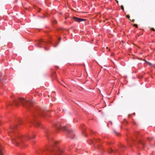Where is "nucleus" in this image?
<instances>
[{"label":"nucleus","mask_w":155,"mask_h":155,"mask_svg":"<svg viewBox=\"0 0 155 155\" xmlns=\"http://www.w3.org/2000/svg\"><path fill=\"white\" fill-rule=\"evenodd\" d=\"M1 80H2V79L1 78H0V81H1Z\"/></svg>","instance_id":"22"},{"label":"nucleus","mask_w":155,"mask_h":155,"mask_svg":"<svg viewBox=\"0 0 155 155\" xmlns=\"http://www.w3.org/2000/svg\"><path fill=\"white\" fill-rule=\"evenodd\" d=\"M127 18H128L129 20H130V21H131V20L130 19V15H127L126 16Z\"/></svg>","instance_id":"14"},{"label":"nucleus","mask_w":155,"mask_h":155,"mask_svg":"<svg viewBox=\"0 0 155 155\" xmlns=\"http://www.w3.org/2000/svg\"><path fill=\"white\" fill-rule=\"evenodd\" d=\"M13 102L17 107L19 105V103H21L23 107L27 109L28 108L29 106L32 103L31 101L22 98H19L17 100H15L13 101Z\"/></svg>","instance_id":"1"},{"label":"nucleus","mask_w":155,"mask_h":155,"mask_svg":"<svg viewBox=\"0 0 155 155\" xmlns=\"http://www.w3.org/2000/svg\"><path fill=\"white\" fill-rule=\"evenodd\" d=\"M52 21L54 23H57V21L55 19H53Z\"/></svg>","instance_id":"13"},{"label":"nucleus","mask_w":155,"mask_h":155,"mask_svg":"<svg viewBox=\"0 0 155 155\" xmlns=\"http://www.w3.org/2000/svg\"><path fill=\"white\" fill-rule=\"evenodd\" d=\"M133 25L134 26L136 27V28L137 27V25L136 24H134Z\"/></svg>","instance_id":"16"},{"label":"nucleus","mask_w":155,"mask_h":155,"mask_svg":"<svg viewBox=\"0 0 155 155\" xmlns=\"http://www.w3.org/2000/svg\"><path fill=\"white\" fill-rule=\"evenodd\" d=\"M70 149H71V148L70 147Z\"/></svg>","instance_id":"26"},{"label":"nucleus","mask_w":155,"mask_h":155,"mask_svg":"<svg viewBox=\"0 0 155 155\" xmlns=\"http://www.w3.org/2000/svg\"><path fill=\"white\" fill-rule=\"evenodd\" d=\"M59 129L60 130H66L67 132L69 134H70L71 135L70 136H69V137H72V136H73V132L71 130L67 129L65 127H60Z\"/></svg>","instance_id":"5"},{"label":"nucleus","mask_w":155,"mask_h":155,"mask_svg":"<svg viewBox=\"0 0 155 155\" xmlns=\"http://www.w3.org/2000/svg\"><path fill=\"white\" fill-rule=\"evenodd\" d=\"M35 136H34L33 138L30 137L29 136L27 135L25 137H22L21 135L18 136V137L15 138H12L11 140L12 142L13 143H15L16 146H18L19 144V143L20 141H23V139L28 138V139H32L33 138H35Z\"/></svg>","instance_id":"2"},{"label":"nucleus","mask_w":155,"mask_h":155,"mask_svg":"<svg viewBox=\"0 0 155 155\" xmlns=\"http://www.w3.org/2000/svg\"><path fill=\"white\" fill-rule=\"evenodd\" d=\"M116 1V2H117V3H118V1Z\"/></svg>","instance_id":"23"},{"label":"nucleus","mask_w":155,"mask_h":155,"mask_svg":"<svg viewBox=\"0 0 155 155\" xmlns=\"http://www.w3.org/2000/svg\"><path fill=\"white\" fill-rule=\"evenodd\" d=\"M73 19L76 21L80 22L82 21H84L85 20V19H81L80 18H79L76 17H74L73 18Z\"/></svg>","instance_id":"6"},{"label":"nucleus","mask_w":155,"mask_h":155,"mask_svg":"<svg viewBox=\"0 0 155 155\" xmlns=\"http://www.w3.org/2000/svg\"><path fill=\"white\" fill-rule=\"evenodd\" d=\"M59 41H60L61 40V39L60 38H59Z\"/></svg>","instance_id":"24"},{"label":"nucleus","mask_w":155,"mask_h":155,"mask_svg":"<svg viewBox=\"0 0 155 155\" xmlns=\"http://www.w3.org/2000/svg\"><path fill=\"white\" fill-rule=\"evenodd\" d=\"M117 151H118L117 150H115L114 151L112 149H110L109 150L108 152H109V153H112L113 152H114V153H116Z\"/></svg>","instance_id":"8"},{"label":"nucleus","mask_w":155,"mask_h":155,"mask_svg":"<svg viewBox=\"0 0 155 155\" xmlns=\"http://www.w3.org/2000/svg\"><path fill=\"white\" fill-rule=\"evenodd\" d=\"M35 120V123H34V125L38 127H40V124L38 122L36 121Z\"/></svg>","instance_id":"7"},{"label":"nucleus","mask_w":155,"mask_h":155,"mask_svg":"<svg viewBox=\"0 0 155 155\" xmlns=\"http://www.w3.org/2000/svg\"><path fill=\"white\" fill-rule=\"evenodd\" d=\"M0 155H3V153L2 151L1 147L0 145Z\"/></svg>","instance_id":"9"},{"label":"nucleus","mask_w":155,"mask_h":155,"mask_svg":"<svg viewBox=\"0 0 155 155\" xmlns=\"http://www.w3.org/2000/svg\"><path fill=\"white\" fill-rule=\"evenodd\" d=\"M38 44H40V43H38Z\"/></svg>","instance_id":"27"},{"label":"nucleus","mask_w":155,"mask_h":155,"mask_svg":"<svg viewBox=\"0 0 155 155\" xmlns=\"http://www.w3.org/2000/svg\"><path fill=\"white\" fill-rule=\"evenodd\" d=\"M108 48L107 47H106V49H108Z\"/></svg>","instance_id":"25"},{"label":"nucleus","mask_w":155,"mask_h":155,"mask_svg":"<svg viewBox=\"0 0 155 155\" xmlns=\"http://www.w3.org/2000/svg\"><path fill=\"white\" fill-rule=\"evenodd\" d=\"M13 128H12L11 129V130H11L10 131V133H9V136H12L11 134H12V131H13Z\"/></svg>","instance_id":"11"},{"label":"nucleus","mask_w":155,"mask_h":155,"mask_svg":"<svg viewBox=\"0 0 155 155\" xmlns=\"http://www.w3.org/2000/svg\"><path fill=\"white\" fill-rule=\"evenodd\" d=\"M98 141H99V140H94L93 141H92V143H93L94 144L95 143H96V142H98Z\"/></svg>","instance_id":"12"},{"label":"nucleus","mask_w":155,"mask_h":155,"mask_svg":"<svg viewBox=\"0 0 155 155\" xmlns=\"http://www.w3.org/2000/svg\"><path fill=\"white\" fill-rule=\"evenodd\" d=\"M42 41H41L40 42H42Z\"/></svg>","instance_id":"28"},{"label":"nucleus","mask_w":155,"mask_h":155,"mask_svg":"<svg viewBox=\"0 0 155 155\" xmlns=\"http://www.w3.org/2000/svg\"><path fill=\"white\" fill-rule=\"evenodd\" d=\"M53 146L51 148L49 149L50 152H53L54 153L57 155H61V153H62V151L60 150L59 148L57 147L54 148V150L53 149Z\"/></svg>","instance_id":"3"},{"label":"nucleus","mask_w":155,"mask_h":155,"mask_svg":"<svg viewBox=\"0 0 155 155\" xmlns=\"http://www.w3.org/2000/svg\"><path fill=\"white\" fill-rule=\"evenodd\" d=\"M12 104H13V103H10L9 104V105H12Z\"/></svg>","instance_id":"20"},{"label":"nucleus","mask_w":155,"mask_h":155,"mask_svg":"<svg viewBox=\"0 0 155 155\" xmlns=\"http://www.w3.org/2000/svg\"><path fill=\"white\" fill-rule=\"evenodd\" d=\"M121 8L124 11V7L123 5H121Z\"/></svg>","instance_id":"15"},{"label":"nucleus","mask_w":155,"mask_h":155,"mask_svg":"<svg viewBox=\"0 0 155 155\" xmlns=\"http://www.w3.org/2000/svg\"><path fill=\"white\" fill-rule=\"evenodd\" d=\"M114 132L116 134H119V133H117V132L115 130L114 131Z\"/></svg>","instance_id":"18"},{"label":"nucleus","mask_w":155,"mask_h":155,"mask_svg":"<svg viewBox=\"0 0 155 155\" xmlns=\"http://www.w3.org/2000/svg\"><path fill=\"white\" fill-rule=\"evenodd\" d=\"M139 142H140V144L142 146H143V148H144L145 146V144H144V143H143L141 142V141H139Z\"/></svg>","instance_id":"10"},{"label":"nucleus","mask_w":155,"mask_h":155,"mask_svg":"<svg viewBox=\"0 0 155 155\" xmlns=\"http://www.w3.org/2000/svg\"><path fill=\"white\" fill-rule=\"evenodd\" d=\"M133 22H134V19H133L131 20Z\"/></svg>","instance_id":"21"},{"label":"nucleus","mask_w":155,"mask_h":155,"mask_svg":"<svg viewBox=\"0 0 155 155\" xmlns=\"http://www.w3.org/2000/svg\"><path fill=\"white\" fill-rule=\"evenodd\" d=\"M151 29L152 30V31H155V29L153 28H151Z\"/></svg>","instance_id":"19"},{"label":"nucleus","mask_w":155,"mask_h":155,"mask_svg":"<svg viewBox=\"0 0 155 155\" xmlns=\"http://www.w3.org/2000/svg\"><path fill=\"white\" fill-rule=\"evenodd\" d=\"M36 113L42 117H43L46 114L48 115V112L39 109H37Z\"/></svg>","instance_id":"4"},{"label":"nucleus","mask_w":155,"mask_h":155,"mask_svg":"<svg viewBox=\"0 0 155 155\" xmlns=\"http://www.w3.org/2000/svg\"><path fill=\"white\" fill-rule=\"evenodd\" d=\"M145 61L147 62V63L149 64L150 65H151V63H149V62H147V61L146 60H145Z\"/></svg>","instance_id":"17"}]
</instances>
